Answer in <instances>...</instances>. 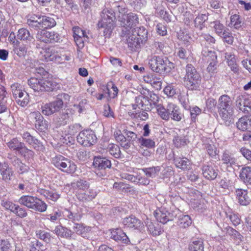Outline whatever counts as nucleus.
Returning a JSON list of instances; mask_svg holds the SVG:
<instances>
[{
	"label": "nucleus",
	"instance_id": "obj_1",
	"mask_svg": "<svg viewBox=\"0 0 251 251\" xmlns=\"http://www.w3.org/2000/svg\"><path fill=\"white\" fill-rule=\"evenodd\" d=\"M149 66L154 72L160 74H166L171 72L174 68V64L168 58L164 55H152L149 60Z\"/></svg>",
	"mask_w": 251,
	"mask_h": 251
},
{
	"label": "nucleus",
	"instance_id": "obj_2",
	"mask_svg": "<svg viewBox=\"0 0 251 251\" xmlns=\"http://www.w3.org/2000/svg\"><path fill=\"white\" fill-rule=\"evenodd\" d=\"M116 24L114 13L108 8H104L100 14V19L97 24L98 28H103V35L109 38Z\"/></svg>",
	"mask_w": 251,
	"mask_h": 251
},
{
	"label": "nucleus",
	"instance_id": "obj_3",
	"mask_svg": "<svg viewBox=\"0 0 251 251\" xmlns=\"http://www.w3.org/2000/svg\"><path fill=\"white\" fill-rule=\"evenodd\" d=\"M184 81L189 90H197L200 86L201 77L192 64H188L186 67Z\"/></svg>",
	"mask_w": 251,
	"mask_h": 251
},
{
	"label": "nucleus",
	"instance_id": "obj_4",
	"mask_svg": "<svg viewBox=\"0 0 251 251\" xmlns=\"http://www.w3.org/2000/svg\"><path fill=\"white\" fill-rule=\"evenodd\" d=\"M28 84L34 92H44L52 91L54 88V84L44 77H32L28 80Z\"/></svg>",
	"mask_w": 251,
	"mask_h": 251
},
{
	"label": "nucleus",
	"instance_id": "obj_5",
	"mask_svg": "<svg viewBox=\"0 0 251 251\" xmlns=\"http://www.w3.org/2000/svg\"><path fill=\"white\" fill-rule=\"evenodd\" d=\"M77 187L76 196L80 201H90L97 196V192L93 189H89V184L86 181L78 182Z\"/></svg>",
	"mask_w": 251,
	"mask_h": 251
},
{
	"label": "nucleus",
	"instance_id": "obj_6",
	"mask_svg": "<svg viewBox=\"0 0 251 251\" xmlns=\"http://www.w3.org/2000/svg\"><path fill=\"white\" fill-rule=\"evenodd\" d=\"M11 91L13 97L18 100H16L17 103L22 106H26L29 102V95L25 91L22 85L17 82L14 83L11 85Z\"/></svg>",
	"mask_w": 251,
	"mask_h": 251
},
{
	"label": "nucleus",
	"instance_id": "obj_7",
	"mask_svg": "<svg viewBox=\"0 0 251 251\" xmlns=\"http://www.w3.org/2000/svg\"><path fill=\"white\" fill-rule=\"evenodd\" d=\"M97 138L91 129H85L79 132L77 136V142L84 147H90L97 142Z\"/></svg>",
	"mask_w": 251,
	"mask_h": 251
},
{
	"label": "nucleus",
	"instance_id": "obj_8",
	"mask_svg": "<svg viewBox=\"0 0 251 251\" xmlns=\"http://www.w3.org/2000/svg\"><path fill=\"white\" fill-rule=\"evenodd\" d=\"M63 100L57 98L54 101L42 105L41 108L42 113L46 116L51 115L59 111L63 107Z\"/></svg>",
	"mask_w": 251,
	"mask_h": 251
},
{
	"label": "nucleus",
	"instance_id": "obj_9",
	"mask_svg": "<svg viewBox=\"0 0 251 251\" xmlns=\"http://www.w3.org/2000/svg\"><path fill=\"white\" fill-rule=\"evenodd\" d=\"M36 37L38 41L45 43L57 42L60 39L58 33L54 31H49L45 29L38 31Z\"/></svg>",
	"mask_w": 251,
	"mask_h": 251
},
{
	"label": "nucleus",
	"instance_id": "obj_10",
	"mask_svg": "<svg viewBox=\"0 0 251 251\" xmlns=\"http://www.w3.org/2000/svg\"><path fill=\"white\" fill-rule=\"evenodd\" d=\"M125 226L132 229H142L144 228L143 223L135 216H131L125 218L123 221Z\"/></svg>",
	"mask_w": 251,
	"mask_h": 251
},
{
	"label": "nucleus",
	"instance_id": "obj_11",
	"mask_svg": "<svg viewBox=\"0 0 251 251\" xmlns=\"http://www.w3.org/2000/svg\"><path fill=\"white\" fill-rule=\"evenodd\" d=\"M203 176L209 180L215 179L218 175L219 171L215 166L212 165H204L201 168Z\"/></svg>",
	"mask_w": 251,
	"mask_h": 251
},
{
	"label": "nucleus",
	"instance_id": "obj_12",
	"mask_svg": "<svg viewBox=\"0 0 251 251\" xmlns=\"http://www.w3.org/2000/svg\"><path fill=\"white\" fill-rule=\"evenodd\" d=\"M120 21L121 25L124 27H132L138 23V17L136 14L130 12L123 16Z\"/></svg>",
	"mask_w": 251,
	"mask_h": 251
},
{
	"label": "nucleus",
	"instance_id": "obj_13",
	"mask_svg": "<svg viewBox=\"0 0 251 251\" xmlns=\"http://www.w3.org/2000/svg\"><path fill=\"white\" fill-rule=\"evenodd\" d=\"M110 238L116 241H120L123 243L128 244L130 240L123 230L119 228H114L111 230Z\"/></svg>",
	"mask_w": 251,
	"mask_h": 251
},
{
	"label": "nucleus",
	"instance_id": "obj_14",
	"mask_svg": "<svg viewBox=\"0 0 251 251\" xmlns=\"http://www.w3.org/2000/svg\"><path fill=\"white\" fill-rule=\"evenodd\" d=\"M93 165L94 168L100 170L110 168L112 165L111 161L106 157L97 156L94 158Z\"/></svg>",
	"mask_w": 251,
	"mask_h": 251
},
{
	"label": "nucleus",
	"instance_id": "obj_15",
	"mask_svg": "<svg viewBox=\"0 0 251 251\" xmlns=\"http://www.w3.org/2000/svg\"><path fill=\"white\" fill-rule=\"evenodd\" d=\"M236 197L238 202L243 205H247L251 201V193L247 190L242 189H237L235 190Z\"/></svg>",
	"mask_w": 251,
	"mask_h": 251
},
{
	"label": "nucleus",
	"instance_id": "obj_16",
	"mask_svg": "<svg viewBox=\"0 0 251 251\" xmlns=\"http://www.w3.org/2000/svg\"><path fill=\"white\" fill-rule=\"evenodd\" d=\"M170 215V213L167 210L162 207L156 209L154 212L156 220L163 224H165L171 220Z\"/></svg>",
	"mask_w": 251,
	"mask_h": 251
},
{
	"label": "nucleus",
	"instance_id": "obj_17",
	"mask_svg": "<svg viewBox=\"0 0 251 251\" xmlns=\"http://www.w3.org/2000/svg\"><path fill=\"white\" fill-rule=\"evenodd\" d=\"M168 110L170 112L171 119L175 121H180L183 117V114L180 112L179 107L175 103L169 102L167 104Z\"/></svg>",
	"mask_w": 251,
	"mask_h": 251
},
{
	"label": "nucleus",
	"instance_id": "obj_18",
	"mask_svg": "<svg viewBox=\"0 0 251 251\" xmlns=\"http://www.w3.org/2000/svg\"><path fill=\"white\" fill-rule=\"evenodd\" d=\"M137 107L145 110H150V100L148 98L143 96L136 97L135 103L132 104V108L135 110Z\"/></svg>",
	"mask_w": 251,
	"mask_h": 251
},
{
	"label": "nucleus",
	"instance_id": "obj_19",
	"mask_svg": "<svg viewBox=\"0 0 251 251\" xmlns=\"http://www.w3.org/2000/svg\"><path fill=\"white\" fill-rule=\"evenodd\" d=\"M103 92L110 99H114L117 96L119 90L112 81L108 82L103 89Z\"/></svg>",
	"mask_w": 251,
	"mask_h": 251
},
{
	"label": "nucleus",
	"instance_id": "obj_20",
	"mask_svg": "<svg viewBox=\"0 0 251 251\" xmlns=\"http://www.w3.org/2000/svg\"><path fill=\"white\" fill-rule=\"evenodd\" d=\"M225 58L228 66L234 73H237L239 71L238 65L236 62V58L232 52H226L225 54Z\"/></svg>",
	"mask_w": 251,
	"mask_h": 251
},
{
	"label": "nucleus",
	"instance_id": "obj_21",
	"mask_svg": "<svg viewBox=\"0 0 251 251\" xmlns=\"http://www.w3.org/2000/svg\"><path fill=\"white\" fill-rule=\"evenodd\" d=\"M221 160L223 164L227 167H232L233 165H235L237 162V159L232 153L227 151H225L223 152Z\"/></svg>",
	"mask_w": 251,
	"mask_h": 251
},
{
	"label": "nucleus",
	"instance_id": "obj_22",
	"mask_svg": "<svg viewBox=\"0 0 251 251\" xmlns=\"http://www.w3.org/2000/svg\"><path fill=\"white\" fill-rule=\"evenodd\" d=\"M176 167L183 170H189L192 168V162L186 157L176 158L174 159Z\"/></svg>",
	"mask_w": 251,
	"mask_h": 251
},
{
	"label": "nucleus",
	"instance_id": "obj_23",
	"mask_svg": "<svg viewBox=\"0 0 251 251\" xmlns=\"http://www.w3.org/2000/svg\"><path fill=\"white\" fill-rule=\"evenodd\" d=\"M220 117L225 122H230L233 119L234 110L233 107L218 109Z\"/></svg>",
	"mask_w": 251,
	"mask_h": 251
},
{
	"label": "nucleus",
	"instance_id": "obj_24",
	"mask_svg": "<svg viewBox=\"0 0 251 251\" xmlns=\"http://www.w3.org/2000/svg\"><path fill=\"white\" fill-rule=\"evenodd\" d=\"M41 15L31 14L27 16V24L30 27L41 28Z\"/></svg>",
	"mask_w": 251,
	"mask_h": 251
},
{
	"label": "nucleus",
	"instance_id": "obj_25",
	"mask_svg": "<svg viewBox=\"0 0 251 251\" xmlns=\"http://www.w3.org/2000/svg\"><path fill=\"white\" fill-rule=\"evenodd\" d=\"M32 204L30 209L35 211L44 212L47 210V204L44 201L37 197H34Z\"/></svg>",
	"mask_w": 251,
	"mask_h": 251
},
{
	"label": "nucleus",
	"instance_id": "obj_26",
	"mask_svg": "<svg viewBox=\"0 0 251 251\" xmlns=\"http://www.w3.org/2000/svg\"><path fill=\"white\" fill-rule=\"evenodd\" d=\"M0 173L3 180H10L14 175V171L6 163L1 165L0 167Z\"/></svg>",
	"mask_w": 251,
	"mask_h": 251
},
{
	"label": "nucleus",
	"instance_id": "obj_27",
	"mask_svg": "<svg viewBox=\"0 0 251 251\" xmlns=\"http://www.w3.org/2000/svg\"><path fill=\"white\" fill-rule=\"evenodd\" d=\"M114 136L117 142L121 146L126 149H128L130 146L129 142H127L126 138L122 134V131L120 129H116L114 132Z\"/></svg>",
	"mask_w": 251,
	"mask_h": 251
},
{
	"label": "nucleus",
	"instance_id": "obj_28",
	"mask_svg": "<svg viewBox=\"0 0 251 251\" xmlns=\"http://www.w3.org/2000/svg\"><path fill=\"white\" fill-rule=\"evenodd\" d=\"M18 154L24 158L26 161H29L31 159H33L35 155V152L32 150L28 149L25 144L22 145L20 150L18 151Z\"/></svg>",
	"mask_w": 251,
	"mask_h": 251
},
{
	"label": "nucleus",
	"instance_id": "obj_29",
	"mask_svg": "<svg viewBox=\"0 0 251 251\" xmlns=\"http://www.w3.org/2000/svg\"><path fill=\"white\" fill-rule=\"evenodd\" d=\"M68 160V158L61 155H57L52 158L51 163L56 168L62 171L64 167H66Z\"/></svg>",
	"mask_w": 251,
	"mask_h": 251
},
{
	"label": "nucleus",
	"instance_id": "obj_30",
	"mask_svg": "<svg viewBox=\"0 0 251 251\" xmlns=\"http://www.w3.org/2000/svg\"><path fill=\"white\" fill-rule=\"evenodd\" d=\"M232 101L230 97L227 95H223L218 99V109L233 107Z\"/></svg>",
	"mask_w": 251,
	"mask_h": 251
},
{
	"label": "nucleus",
	"instance_id": "obj_31",
	"mask_svg": "<svg viewBox=\"0 0 251 251\" xmlns=\"http://www.w3.org/2000/svg\"><path fill=\"white\" fill-rule=\"evenodd\" d=\"M189 251H204L203 242L201 239H196L190 241L188 245Z\"/></svg>",
	"mask_w": 251,
	"mask_h": 251
},
{
	"label": "nucleus",
	"instance_id": "obj_32",
	"mask_svg": "<svg viewBox=\"0 0 251 251\" xmlns=\"http://www.w3.org/2000/svg\"><path fill=\"white\" fill-rule=\"evenodd\" d=\"M148 230L153 236H158L163 232V230L158 224L148 222L147 224Z\"/></svg>",
	"mask_w": 251,
	"mask_h": 251
},
{
	"label": "nucleus",
	"instance_id": "obj_33",
	"mask_svg": "<svg viewBox=\"0 0 251 251\" xmlns=\"http://www.w3.org/2000/svg\"><path fill=\"white\" fill-rule=\"evenodd\" d=\"M73 229L77 234L85 237L87 236V234L91 231V228L82 224L75 223Z\"/></svg>",
	"mask_w": 251,
	"mask_h": 251
},
{
	"label": "nucleus",
	"instance_id": "obj_34",
	"mask_svg": "<svg viewBox=\"0 0 251 251\" xmlns=\"http://www.w3.org/2000/svg\"><path fill=\"white\" fill-rule=\"evenodd\" d=\"M239 176L245 183L251 184V167L247 166L242 168Z\"/></svg>",
	"mask_w": 251,
	"mask_h": 251
},
{
	"label": "nucleus",
	"instance_id": "obj_35",
	"mask_svg": "<svg viewBox=\"0 0 251 251\" xmlns=\"http://www.w3.org/2000/svg\"><path fill=\"white\" fill-rule=\"evenodd\" d=\"M41 28H51L54 27L56 23L55 20L50 17L41 15Z\"/></svg>",
	"mask_w": 251,
	"mask_h": 251
},
{
	"label": "nucleus",
	"instance_id": "obj_36",
	"mask_svg": "<svg viewBox=\"0 0 251 251\" xmlns=\"http://www.w3.org/2000/svg\"><path fill=\"white\" fill-rule=\"evenodd\" d=\"M156 112L158 116L163 120L168 121L170 118V112L168 110L167 106L165 108L162 104L156 106Z\"/></svg>",
	"mask_w": 251,
	"mask_h": 251
},
{
	"label": "nucleus",
	"instance_id": "obj_37",
	"mask_svg": "<svg viewBox=\"0 0 251 251\" xmlns=\"http://www.w3.org/2000/svg\"><path fill=\"white\" fill-rule=\"evenodd\" d=\"M54 232L58 236L65 238H70L72 236V231L62 226H57L55 227Z\"/></svg>",
	"mask_w": 251,
	"mask_h": 251
},
{
	"label": "nucleus",
	"instance_id": "obj_38",
	"mask_svg": "<svg viewBox=\"0 0 251 251\" xmlns=\"http://www.w3.org/2000/svg\"><path fill=\"white\" fill-rule=\"evenodd\" d=\"M138 141L140 144V147L142 149L146 148L148 149H154L155 147V142L151 139L140 137L138 138Z\"/></svg>",
	"mask_w": 251,
	"mask_h": 251
},
{
	"label": "nucleus",
	"instance_id": "obj_39",
	"mask_svg": "<svg viewBox=\"0 0 251 251\" xmlns=\"http://www.w3.org/2000/svg\"><path fill=\"white\" fill-rule=\"evenodd\" d=\"M173 144L177 148H181L187 145L189 140L186 136L176 135L173 139Z\"/></svg>",
	"mask_w": 251,
	"mask_h": 251
},
{
	"label": "nucleus",
	"instance_id": "obj_40",
	"mask_svg": "<svg viewBox=\"0 0 251 251\" xmlns=\"http://www.w3.org/2000/svg\"><path fill=\"white\" fill-rule=\"evenodd\" d=\"M36 235L37 237L45 242L46 243H50L53 237L50 233L45 231V230L40 229L36 231Z\"/></svg>",
	"mask_w": 251,
	"mask_h": 251
},
{
	"label": "nucleus",
	"instance_id": "obj_41",
	"mask_svg": "<svg viewBox=\"0 0 251 251\" xmlns=\"http://www.w3.org/2000/svg\"><path fill=\"white\" fill-rule=\"evenodd\" d=\"M24 144V143L20 141L17 138H13L6 143L8 148L15 152H18Z\"/></svg>",
	"mask_w": 251,
	"mask_h": 251
},
{
	"label": "nucleus",
	"instance_id": "obj_42",
	"mask_svg": "<svg viewBox=\"0 0 251 251\" xmlns=\"http://www.w3.org/2000/svg\"><path fill=\"white\" fill-rule=\"evenodd\" d=\"M192 221L190 216L182 215L179 216L177 225L180 228H186L192 224Z\"/></svg>",
	"mask_w": 251,
	"mask_h": 251
},
{
	"label": "nucleus",
	"instance_id": "obj_43",
	"mask_svg": "<svg viewBox=\"0 0 251 251\" xmlns=\"http://www.w3.org/2000/svg\"><path fill=\"white\" fill-rule=\"evenodd\" d=\"M35 196L31 195H23L21 196L18 202L22 205L25 206L30 209Z\"/></svg>",
	"mask_w": 251,
	"mask_h": 251
},
{
	"label": "nucleus",
	"instance_id": "obj_44",
	"mask_svg": "<svg viewBox=\"0 0 251 251\" xmlns=\"http://www.w3.org/2000/svg\"><path fill=\"white\" fill-rule=\"evenodd\" d=\"M18 39L23 41H31L33 39L29 30L25 28H22L19 29L17 35Z\"/></svg>",
	"mask_w": 251,
	"mask_h": 251
},
{
	"label": "nucleus",
	"instance_id": "obj_45",
	"mask_svg": "<svg viewBox=\"0 0 251 251\" xmlns=\"http://www.w3.org/2000/svg\"><path fill=\"white\" fill-rule=\"evenodd\" d=\"M249 119L247 116L240 118L236 123L237 127L240 130L249 131Z\"/></svg>",
	"mask_w": 251,
	"mask_h": 251
},
{
	"label": "nucleus",
	"instance_id": "obj_46",
	"mask_svg": "<svg viewBox=\"0 0 251 251\" xmlns=\"http://www.w3.org/2000/svg\"><path fill=\"white\" fill-rule=\"evenodd\" d=\"M127 44L129 48L131 49L137 48L140 46L141 39L138 38L135 34L130 35L126 40Z\"/></svg>",
	"mask_w": 251,
	"mask_h": 251
},
{
	"label": "nucleus",
	"instance_id": "obj_47",
	"mask_svg": "<svg viewBox=\"0 0 251 251\" xmlns=\"http://www.w3.org/2000/svg\"><path fill=\"white\" fill-rule=\"evenodd\" d=\"M202 54L203 59L207 63L217 60V55L215 51L203 50Z\"/></svg>",
	"mask_w": 251,
	"mask_h": 251
},
{
	"label": "nucleus",
	"instance_id": "obj_48",
	"mask_svg": "<svg viewBox=\"0 0 251 251\" xmlns=\"http://www.w3.org/2000/svg\"><path fill=\"white\" fill-rule=\"evenodd\" d=\"M107 149L111 155L116 158L121 157V151L118 145L111 143L108 146Z\"/></svg>",
	"mask_w": 251,
	"mask_h": 251
},
{
	"label": "nucleus",
	"instance_id": "obj_49",
	"mask_svg": "<svg viewBox=\"0 0 251 251\" xmlns=\"http://www.w3.org/2000/svg\"><path fill=\"white\" fill-rule=\"evenodd\" d=\"M14 166L17 172L20 175L27 173L29 170V167L19 159L15 161Z\"/></svg>",
	"mask_w": 251,
	"mask_h": 251
},
{
	"label": "nucleus",
	"instance_id": "obj_50",
	"mask_svg": "<svg viewBox=\"0 0 251 251\" xmlns=\"http://www.w3.org/2000/svg\"><path fill=\"white\" fill-rule=\"evenodd\" d=\"M6 91L4 87L0 89V114L5 112L7 110L6 101L5 100Z\"/></svg>",
	"mask_w": 251,
	"mask_h": 251
},
{
	"label": "nucleus",
	"instance_id": "obj_51",
	"mask_svg": "<svg viewBox=\"0 0 251 251\" xmlns=\"http://www.w3.org/2000/svg\"><path fill=\"white\" fill-rule=\"evenodd\" d=\"M35 127L40 132H45L49 129L50 126L49 123L43 118L34 124Z\"/></svg>",
	"mask_w": 251,
	"mask_h": 251
},
{
	"label": "nucleus",
	"instance_id": "obj_52",
	"mask_svg": "<svg viewBox=\"0 0 251 251\" xmlns=\"http://www.w3.org/2000/svg\"><path fill=\"white\" fill-rule=\"evenodd\" d=\"M66 164V167H64L62 172L69 174H73L75 172L77 167L74 161L68 159Z\"/></svg>",
	"mask_w": 251,
	"mask_h": 251
},
{
	"label": "nucleus",
	"instance_id": "obj_53",
	"mask_svg": "<svg viewBox=\"0 0 251 251\" xmlns=\"http://www.w3.org/2000/svg\"><path fill=\"white\" fill-rule=\"evenodd\" d=\"M247 96L245 95L239 96L236 100V105L239 109L242 111H248V109L246 108V104Z\"/></svg>",
	"mask_w": 251,
	"mask_h": 251
},
{
	"label": "nucleus",
	"instance_id": "obj_54",
	"mask_svg": "<svg viewBox=\"0 0 251 251\" xmlns=\"http://www.w3.org/2000/svg\"><path fill=\"white\" fill-rule=\"evenodd\" d=\"M230 25L235 28L238 29L242 26V22L238 14L232 15L230 17Z\"/></svg>",
	"mask_w": 251,
	"mask_h": 251
},
{
	"label": "nucleus",
	"instance_id": "obj_55",
	"mask_svg": "<svg viewBox=\"0 0 251 251\" xmlns=\"http://www.w3.org/2000/svg\"><path fill=\"white\" fill-rule=\"evenodd\" d=\"M113 188L120 192L121 193H125L128 191H130V187L128 184H125L122 182H115L113 184Z\"/></svg>",
	"mask_w": 251,
	"mask_h": 251
},
{
	"label": "nucleus",
	"instance_id": "obj_56",
	"mask_svg": "<svg viewBox=\"0 0 251 251\" xmlns=\"http://www.w3.org/2000/svg\"><path fill=\"white\" fill-rule=\"evenodd\" d=\"M135 33L137 34V37L141 39V42L142 43L146 41L148 38V31L143 26H141L135 30Z\"/></svg>",
	"mask_w": 251,
	"mask_h": 251
},
{
	"label": "nucleus",
	"instance_id": "obj_57",
	"mask_svg": "<svg viewBox=\"0 0 251 251\" xmlns=\"http://www.w3.org/2000/svg\"><path fill=\"white\" fill-rule=\"evenodd\" d=\"M161 168L159 166L153 167L143 169L146 175L149 177H154L160 171Z\"/></svg>",
	"mask_w": 251,
	"mask_h": 251
},
{
	"label": "nucleus",
	"instance_id": "obj_58",
	"mask_svg": "<svg viewBox=\"0 0 251 251\" xmlns=\"http://www.w3.org/2000/svg\"><path fill=\"white\" fill-rule=\"evenodd\" d=\"M44 196L46 199L50 200L53 201H57V200L60 197V194L56 192L49 190L44 191Z\"/></svg>",
	"mask_w": 251,
	"mask_h": 251
},
{
	"label": "nucleus",
	"instance_id": "obj_59",
	"mask_svg": "<svg viewBox=\"0 0 251 251\" xmlns=\"http://www.w3.org/2000/svg\"><path fill=\"white\" fill-rule=\"evenodd\" d=\"M14 51L18 55L21 56L26 53L27 49L25 45H20L19 43L14 45Z\"/></svg>",
	"mask_w": 251,
	"mask_h": 251
},
{
	"label": "nucleus",
	"instance_id": "obj_60",
	"mask_svg": "<svg viewBox=\"0 0 251 251\" xmlns=\"http://www.w3.org/2000/svg\"><path fill=\"white\" fill-rule=\"evenodd\" d=\"M213 24L214 30L218 35L221 36L222 34L223 35V33L226 31L225 30L224 25L219 21H215L213 23Z\"/></svg>",
	"mask_w": 251,
	"mask_h": 251
},
{
	"label": "nucleus",
	"instance_id": "obj_61",
	"mask_svg": "<svg viewBox=\"0 0 251 251\" xmlns=\"http://www.w3.org/2000/svg\"><path fill=\"white\" fill-rule=\"evenodd\" d=\"M1 205L6 210H10L11 212L14 213L17 204H15L12 201L6 200L3 201L1 202Z\"/></svg>",
	"mask_w": 251,
	"mask_h": 251
},
{
	"label": "nucleus",
	"instance_id": "obj_62",
	"mask_svg": "<svg viewBox=\"0 0 251 251\" xmlns=\"http://www.w3.org/2000/svg\"><path fill=\"white\" fill-rule=\"evenodd\" d=\"M205 148L206 150L207 153L210 157H213L218 154L217 148L214 145L206 144Z\"/></svg>",
	"mask_w": 251,
	"mask_h": 251
},
{
	"label": "nucleus",
	"instance_id": "obj_63",
	"mask_svg": "<svg viewBox=\"0 0 251 251\" xmlns=\"http://www.w3.org/2000/svg\"><path fill=\"white\" fill-rule=\"evenodd\" d=\"M17 217L24 218L27 216L26 209L17 205L14 213Z\"/></svg>",
	"mask_w": 251,
	"mask_h": 251
},
{
	"label": "nucleus",
	"instance_id": "obj_64",
	"mask_svg": "<svg viewBox=\"0 0 251 251\" xmlns=\"http://www.w3.org/2000/svg\"><path fill=\"white\" fill-rule=\"evenodd\" d=\"M30 146L37 151L43 152L45 150V148L42 143L36 138L34 140Z\"/></svg>",
	"mask_w": 251,
	"mask_h": 251
}]
</instances>
